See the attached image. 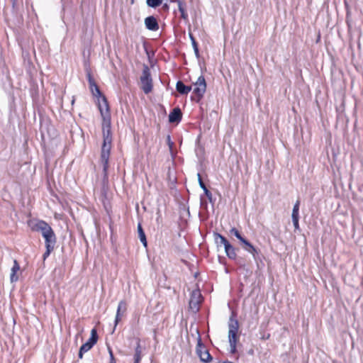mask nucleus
I'll list each match as a JSON object with an SVG mask.
<instances>
[{
	"label": "nucleus",
	"instance_id": "7c9ffc66",
	"mask_svg": "<svg viewBox=\"0 0 363 363\" xmlns=\"http://www.w3.org/2000/svg\"><path fill=\"white\" fill-rule=\"evenodd\" d=\"M13 8H16L17 4V0H11Z\"/></svg>",
	"mask_w": 363,
	"mask_h": 363
},
{
	"label": "nucleus",
	"instance_id": "6ab92c4d",
	"mask_svg": "<svg viewBox=\"0 0 363 363\" xmlns=\"http://www.w3.org/2000/svg\"><path fill=\"white\" fill-rule=\"evenodd\" d=\"M215 237H216V242L217 244H222L225 247V245H228V243H230L228 242V240L225 237H223V235H221L218 233H216L215 235Z\"/></svg>",
	"mask_w": 363,
	"mask_h": 363
},
{
	"label": "nucleus",
	"instance_id": "9b49d317",
	"mask_svg": "<svg viewBox=\"0 0 363 363\" xmlns=\"http://www.w3.org/2000/svg\"><path fill=\"white\" fill-rule=\"evenodd\" d=\"M182 111L179 108H175L169 115V121L170 123H178L182 119Z\"/></svg>",
	"mask_w": 363,
	"mask_h": 363
},
{
	"label": "nucleus",
	"instance_id": "b1692460",
	"mask_svg": "<svg viewBox=\"0 0 363 363\" xmlns=\"http://www.w3.org/2000/svg\"><path fill=\"white\" fill-rule=\"evenodd\" d=\"M162 4V0H147V4L152 8H155Z\"/></svg>",
	"mask_w": 363,
	"mask_h": 363
},
{
	"label": "nucleus",
	"instance_id": "20e7f679",
	"mask_svg": "<svg viewBox=\"0 0 363 363\" xmlns=\"http://www.w3.org/2000/svg\"><path fill=\"white\" fill-rule=\"evenodd\" d=\"M191 89L193 94L196 97V101H199L203 96L206 90V83L203 76L201 75L196 82L193 83Z\"/></svg>",
	"mask_w": 363,
	"mask_h": 363
},
{
	"label": "nucleus",
	"instance_id": "c756f323",
	"mask_svg": "<svg viewBox=\"0 0 363 363\" xmlns=\"http://www.w3.org/2000/svg\"><path fill=\"white\" fill-rule=\"evenodd\" d=\"M206 196L209 199H211V193L208 190V189L206 187L205 189H203Z\"/></svg>",
	"mask_w": 363,
	"mask_h": 363
},
{
	"label": "nucleus",
	"instance_id": "a211bd4d",
	"mask_svg": "<svg viewBox=\"0 0 363 363\" xmlns=\"http://www.w3.org/2000/svg\"><path fill=\"white\" fill-rule=\"evenodd\" d=\"M138 236H139L140 240L145 246H146L147 245L146 237H145V233L142 228V226L140 223L138 225Z\"/></svg>",
	"mask_w": 363,
	"mask_h": 363
},
{
	"label": "nucleus",
	"instance_id": "f03ea898",
	"mask_svg": "<svg viewBox=\"0 0 363 363\" xmlns=\"http://www.w3.org/2000/svg\"><path fill=\"white\" fill-rule=\"evenodd\" d=\"M238 329L239 324L238 320L234 319L233 317H230L228 323V340L231 352L233 353H234L236 350Z\"/></svg>",
	"mask_w": 363,
	"mask_h": 363
},
{
	"label": "nucleus",
	"instance_id": "39448f33",
	"mask_svg": "<svg viewBox=\"0 0 363 363\" xmlns=\"http://www.w3.org/2000/svg\"><path fill=\"white\" fill-rule=\"evenodd\" d=\"M196 352L198 356L199 357L201 361L208 363L210 362L212 359V357L208 352V351L206 349L205 346L201 342V340L200 337L198 338V342L196 348Z\"/></svg>",
	"mask_w": 363,
	"mask_h": 363
},
{
	"label": "nucleus",
	"instance_id": "7ed1b4c3",
	"mask_svg": "<svg viewBox=\"0 0 363 363\" xmlns=\"http://www.w3.org/2000/svg\"><path fill=\"white\" fill-rule=\"evenodd\" d=\"M140 88L145 94H149L152 90V79L147 66L144 67L140 77Z\"/></svg>",
	"mask_w": 363,
	"mask_h": 363
},
{
	"label": "nucleus",
	"instance_id": "4468645a",
	"mask_svg": "<svg viewBox=\"0 0 363 363\" xmlns=\"http://www.w3.org/2000/svg\"><path fill=\"white\" fill-rule=\"evenodd\" d=\"M177 91L182 94H187L192 89L190 86H186L182 82L179 81L176 84Z\"/></svg>",
	"mask_w": 363,
	"mask_h": 363
},
{
	"label": "nucleus",
	"instance_id": "9d476101",
	"mask_svg": "<svg viewBox=\"0 0 363 363\" xmlns=\"http://www.w3.org/2000/svg\"><path fill=\"white\" fill-rule=\"evenodd\" d=\"M145 24L146 28L150 30H157L159 26L157 19L154 16H148L145 19Z\"/></svg>",
	"mask_w": 363,
	"mask_h": 363
},
{
	"label": "nucleus",
	"instance_id": "0eeeda50",
	"mask_svg": "<svg viewBox=\"0 0 363 363\" xmlns=\"http://www.w3.org/2000/svg\"><path fill=\"white\" fill-rule=\"evenodd\" d=\"M201 302V294L199 290H194L192 291L191 294V298L189 300V307L190 308L196 312L199 311V304Z\"/></svg>",
	"mask_w": 363,
	"mask_h": 363
},
{
	"label": "nucleus",
	"instance_id": "f8f14e48",
	"mask_svg": "<svg viewBox=\"0 0 363 363\" xmlns=\"http://www.w3.org/2000/svg\"><path fill=\"white\" fill-rule=\"evenodd\" d=\"M43 237L45 239V246H48V245L50 246H55L56 237L52 230Z\"/></svg>",
	"mask_w": 363,
	"mask_h": 363
},
{
	"label": "nucleus",
	"instance_id": "aec40b11",
	"mask_svg": "<svg viewBox=\"0 0 363 363\" xmlns=\"http://www.w3.org/2000/svg\"><path fill=\"white\" fill-rule=\"evenodd\" d=\"M91 348L89 343L85 342L83 344L79 349V357L82 359L83 357V354L88 352Z\"/></svg>",
	"mask_w": 363,
	"mask_h": 363
},
{
	"label": "nucleus",
	"instance_id": "2f4dec72",
	"mask_svg": "<svg viewBox=\"0 0 363 363\" xmlns=\"http://www.w3.org/2000/svg\"><path fill=\"white\" fill-rule=\"evenodd\" d=\"M109 352H110L111 358H113V353H112V351L111 350H109Z\"/></svg>",
	"mask_w": 363,
	"mask_h": 363
},
{
	"label": "nucleus",
	"instance_id": "ddd939ff",
	"mask_svg": "<svg viewBox=\"0 0 363 363\" xmlns=\"http://www.w3.org/2000/svg\"><path fill=\"white\" fill-rule=\"evenodd\" d=\"M88 79H89V86H90V89H91V91L93 95H94L96 96H101V94L100 92V90H99L98 86L96 84L94 80L92 79L90 74H88Z\"/></svg>",
	"mask_w": 363,
	"mask_h": 363
},
{
	"label": "nucleus",
	"instance_id": "423d86ee",
	"mask_svg": "<svg viewBox=\"0 0 363 363\" xmlns=\"http://www.w3.org/2000/svg\"><path fill=\"white\" fill-rule=\"evenodd\" d=\"M31 228L34 231L40 232L43 236L52 230V228L43 220L32 222Z\"/></svg>",
	"mask_w": 363,
	"mask_h": 363
},
{
	"label": "nucleus",
	"instance_id": "4be33fe9",
	"mask_svg": "<svg viewBox=\"0 0 363 363\" xmlns=\"http://www.w3.org/2000/svg\"><path fill=\"white\" fill-rule=\"evenodd\" d=\"M178 8L179 11L181 13L182 18L184 19H186L188 18V15L184 8L183 4L180 1H178Z\"/></svg>",
	"mask_w": 363,
	"mask_h": 363
},
{
	"label": "nucleus",
	"instance_id": "412c9836",
	"mask_svg": "<svg viewBox=\"0 0 363 363\" xmlns=\"http://www.w3.org/2000/svg\"><path fill=\"white\" fill-rule=\"evenodd\" d=\"M299 205H300V201H297L293 208L292 215H291L292 218L299 217V213H298L299 212Z\"/></svg>",
	"mask_w": 363,
	"mask_h": 363
},
{
	"label": "nucleus",
	"instance_id": "1a4fd4ad",
	"mask_svg": "<svg viewBox=\"0 0 363 363\" xmlns=\"http://www.w3.org/2000/svg\"><path fill=\"white\" fill-rule=\"evenodd\" d=\"M240 243L242 245V248L250 253L255 259L256 255L258 254V250L245 238H244Z\"/></svg>",
	"mask_w": 363,
	"mask_h": 363
},
{
	"label": "nucleus",
	"instance_id": "a878e982",
	"mask_svg": "<svg viewBox=\"0 0 363 363\" xmlns=\"http://www.w3.org/2000/svg\"><path fill=\"white\" fill-rule=\"evenodd\" d=\"M45 247H46V251L45 252V253L43 255V258L44 260H45L49 257V255H50L51 252L54 249L53 246H50L49 245H48V246H45Z\"/></svg>",
	"mask_w": 363,
	"mask_h": 363
},
{
	"label": "nucleus",
	"instance_id": "473e14b6",
	"mask_svg": "<svg viewBox=\"0 0 363 363\" xmlns=\"http://www.w3.org/2000/svg\"><path fill=\"white\" fill-rule=\"evenodd\" d=\"M74 99H73V100L72 101V104H74Z\"/></svg>",
	"mask_w": 363,
	"mask_h": 363
},
{
	"label": "nucleus",
	"instance_id": "f3484780",
	"mask_svg": "<svg viewBox=\"0 0 363 363\" xmlns=\"http://www.w3.org/2000/svg\"><path fill=\"white\" fill-rule=\"evenodd\" d=\"M98 340V335H97V331L96 328H93L91 330V337L89 339V340L86 342V343H89L91 347H92L97 342Z\"/></svg>",
	"mask_w": 363,
	"mask_h": 363
},
{
	"label": "nucleus",
	"instance_id": "6e6552de",
	"mask_svg": "<svg viewBox=\"0 0 363 363\" xmlns=\"http://www.w3.org/2000/svg\"><path fill=\"white\" fill-rule=\"evenodd\" d=\"M127 311V303L125 301L122 300L118 303L116 315L114 320V328L113 330L116 328L117 325L121 320L122 318L125 315Z\"/></svg>",
	"mask_w": 363,
	"mask_h": 363
},
{
	"label": "nucleus",
	"instance_id": "5701e85b",
	"mask_svg": "<svg viewBox=\"0 0 363 363\" xmlns=\"http://www.w3.org/2000/svg\"><path fill=\"white\" fill-rule=\"evenodd\" d=\"M230 233L232 235L235 236L240 240V242H241L244 239V238L241 235L240 232L235 228L230 229Z\"/></svg>",
	"mask_w": 363,
	"mask_h": 363
},
{
	"label": "nucleus",
	"instance_id": "dca6fc26",
	"mask_svg": "<svg viewBox=\"0 0 363 363\" xmlns=\"http://www.w3.org/2000/svg\"><path fill=\"white\" fill-rule=\"evenodd\" d=\"M224 248L225 254L228 257V258L232 259H235L236 258L237 255L235 252V249L233 245L228 243V245H225Z\"/></svg>",
	"mask_w": 363,
	"mask_h": 363
},
{
	"label": "nucleus",
	"instance_id": "cd10ccee",
	"mask_svg": "<svg viewBox=\"0 0 363 363\" xmlns=\"http://www.w3.org/2000/svg\"><path fill=\"white\" fill-rule=\"evenodd\" d=\"M197 177H198V181H199V184L200 187L202 189H205L206 186L204 184V183L203 182L202 179H201V174L199 173L197 174Z\"/></svg>",
	"mask_w": 363,
	"mask_h": 363
},
{
	"label": "nucleus",
	"instance_id": "bb28decb",
	"mask_svg": "<svg viewBox=\"0 0 363 363\" xmlns=\"http://www.w3.org/2000/svg\"><path fill=\"white\" fill-rule=\"evenodd\" d=\"M134 359H135L134 363H140V362L141 357H140V351L139 350V346L136 349L135 354L134 356Z\"/></svg>",
	"mask_w": 363,
	"mask_h": 363
},
{
	"label": "nucleus",
	"instance_id": "c85d7f7f",
	"mask_svg": "<svg viewBox=\"0 0 363 363\" xmlns=\"http://www.w3.org/2000/svg\"><path fill=\"white\" fill-rule=\"evenodd\" d=\"M298 218H299V217L292 218V221H293L295 229L299 228Z\"/></svg>",
	"mask_w": 363,
	"mask_h": 363
},
{
	"label": "nucleus",
	"instance_id": "2eb2a0df",
	"mask_svg": "<svg viewBox=\"0 0 363 363\" xmlns=\"http://www.w3.org/2000/svg\"><path fill=\"white\" fill-rule=\"evenodd\" d=\"M20 270V266L16 260L13 261V265L11 270L10 280L11 282H15L18 280V277L16 273Z\"/></svg>",
	"mask_w": 363,
	"mask_h": 363
},
{
	"label": "nucleus",
	"instance_id": "f257e3e1",
	"mask_svg": "<svg viewBox=\"0 0 363 363\" xmlns=\"http://www.w3.org/2000/svg\"><path fill=\"white\" fill-rule=\"evenodd\" d=\"M101 114L104 118L103 134L104 143L101 152V162L103 165L104 176L107 175L108 169V160L111 147V138L110 136V118L108 116V106L106 98L102 96V104H99Z\"/></svg>",
	"mask_w": 363,
	"mask_h": 363
},
{
	"label": "nucleus",
	"instance_id": "393cba45",
	"mask_svg": "<svg viewBox=\"0 0 363 363\" xmlns=\"http://www.w3.org/2000/svg\"><path fill=\"white\" fill-rule=\"evenodd\" d=\"M189 36H190V38H191V43H192V46L194 48V50L195 55L197 57H199V48H198L197 43L196 42L195 38L193 37V35L191 34H189Z\"/></svg>",
	"mask_w": 363,
	"mask_h": 363
}]
</instances>
